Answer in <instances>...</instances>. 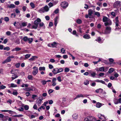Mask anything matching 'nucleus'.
I'll return each mask as SVG.
<instances>
[{"mask_svg":"<svg viewBox=\"0 0 121 121\" xmlns=\"http://www.w3.org/2000/svg\"><path fill=\"white\" fill-rule=\"evenodd\" d=\"M72 117L73 119H76L78 117V116L77 114H74L73 115Z\"/></svg>","mask_w":121,"mask_h":121,"instance_id":"27","label":"nucleus"},{"mask_svg":"<svg viewBox=\"0 0 121 121\" xmlns=\"http://www.w3.org/2000/svg\"><path fill=\"white\" fill-rule=\"evenodd\" d=\"M9 62L7 59V58L4 61H3L2 62V64H5L6 63L8 62Z\"/></svg>","mask_w":121,"mask_h":121,"instance_id":"55","label":"nucleus"},{"mask_svg":"<svg viewBox=\"0 0 121 121\" xmlns=\"http://www.w3.org/2000/svg\"><path fill=\"white\" fill-rule=\"evenodd\" d=\"M30 5L32 9L35 8V6L34 4L32 2L30 4Z\"/></svg>","mask_w":121,"mask_h":121,"instance_id":"42","label":"nucleus"},{"mask_svg":"<svg viewBox=\"0 0 121 121\" xmlns=\"http://www.w3.org/2000/svg\"><path fill=\"white\" fill-rule=\"evenodd\" d=\"M95 40L100 43H103V41L101 39L100 37H99L97 38Z\"/></svg>","mask_w":121,"mask_h":121,"instance_id":"19","label":"nucleus"},{"mask_svg":"<svg viewBox=\"0 0 121 121\" xmlns=\"http://www.w3.org/2000/svg\"><path fill=\"white\" fill-rule=\"evenodd\" d=\"M10 86L11 87H17V85L14 83H11L10 84Z\"/></svg>","mask_w":121,"mask_h":121,"instance_id":"38","label":"nucleus"},{"mask_svg":"<svg viewBox=\"0 0 121 121\" xmlns=\"http://www.w3.org/2000/svg\"><path fill=\"white\" fill-rule=\"evenodd\" d=\"M58 73H59L63 71V69L62 68H60L59 69H58Z\"/></svg>","mask_w":121,"mask_h":121,"instance_id":"52","label":"nucleus"},{"mask_svg":"<svg viewBox=\"0 0 121 121\" xmlns=\"http://www.w3.org/2000/svg\"><path fill=\"white\" fill-rule=\"evenodd\" d=\"M48 5L49 6V7H48L49 8V9L53 6V4L51 2H50L49 3Z\"/></svg>","mask_w":121,"mask_h":121,"instance_id":"37","label":"nucleus"},{"mask_svg":"<svg viewBox=\"0 0 121 121\" xmlns=\"http://www.w3.org/2000/svg\"><path fill=\"white\" fill-rule=\"evenodd\" d=\"M83 37L86 39H89L91 38L90 35L88 34L85 35L83 36Z\"/></svg>","mask_w":121,"mask_h":121,"instance_id":"17","label":"nucleus"},{"mask_svg":"<svg viewBox=\"0 0 121 121\" xmlns=\"http://www.w3.org/2000/svg\"><path fill=\"white\" fill-rule=\"evenodd\" d=\"M6 88V86L3 85H2L0 86V89H3Z\"/></svg>","mask_w":121,"mask_h":121,"instance_id":"64","label":"nucleus"},{"mask_svg":"<svg viewBox=\"0 0 121 121\" xmlns=\"http://www.w3.org/2000/svg\"><path fill=\"white\" fill-rule=\"evenodd\" d=\"M94 15L98 17L100 16V13L98 12H95L94 13Z\"/></svg>","mask_w":121,"mask_h":121,"instance_id":"29","label":"nucleus"},{"mask_svg":"<svg viewBox=\"0 0 121 121\" xmlns=\"http://www.w3.org/2000/svg\"><path fill=\"white\" fill-rule=\"evenodd\" d=\"M14 116V117H22L23 116V115L22 114L16 115Z\"/></svg>","mask_w":121,"mask_h":121,"instance_id":"60","label":"nucleus"},{"mask_svg":"<svg viewBox=\"0 0 121 121\" xmlns=\"http://www.w3.org/2000/svg\"><path fill=\"white\" fill-rule=\"evenodd\" d=\"M27 78L29 80H32V76L31 75H29L27 77Z\"/></svg>","mask_w":121,"mask_h":121,"instance_id":"45","label":"nucleus"},{"mask_svg":"<svg viewBox=\"0 0 121 121\" xmlns=\"http://www.w3.org/2000/svg\"><path fill=\"white\" fill-rule=\"evenodd\" d=\"M28 38L27 37L25 36L23 37V39L24 41L26 42L28 41Z\"/></svg>","mask_w":121,"mask_h":121,"instance_id":"39","label":"nucleus"},{"mask_svg":"<svg viewBox=\"0 0 121 121\" xmlns=\"http://www.w3.org/2000/svg\"><path fill=\"white\" fill-rule=\"evenodd\" d=\"M7 102L9 103L10 104H11L13 102L10 99L8 100Z\"/></svg>","mask_w":121,"mask_h":121,"instance_id":"62","label":"nucleus"},{"mask_svg":"<svg viewBox=\"0 0 121 121\" xmlns=\"http://www.w3.org/2000/svg\"><path fill=\"white\" fill-rule=\"evenodd\" d=\"M17 109L20 111H22L24 110V109L22 107H20L19 108H17Z\"/></svg>","mask_w":121,"mask_h":121,"instance_id":"49","label":"nucleus"},{"mask_svg":"<svg viewBox=\"0 0 121 121\" xmlns=\"http://www.w3.org/2000/svg\"><path fill=\"white\" fill-rule=\"evenodd\" d=\"M102 105V104L99 102H97L96 103V106L97 108H100Z\"/></svg>","mask_w":121,"mask_h":121,"instance_id":"21","label":"nucleus"},{"mask_svg":"<svg viewBox=\"0 0 121 121\" xmlns=\"http://www.w3.org/2000/svg\"><path fill=\"white\" fill-rule=\"evenodd\" d=\"M28 84H23L21 85V87H27L28 86Z\"/></svg>","mask_w":121,"mask_h":121,"instance_id":"32","label":"nucleus"},{"mask_svg":"<svg viewBox=\"0 0 121 121\" xmlns=\"http://www.w3.org/2000/svg\"><path fill=\"white\" fill-rule=\"evenodd\" d=\"M25 109L26 110H27L29 109V107L28 105H26L24 107Z\"/></svg>","mask_w":121,"mask_h":121,"instance_id":"56","label":"nucleus"},{"mask_svg":"<svg viewBox=\"0 0 121 121\" xmlns=\"http://www.w3.org/2000/svg\"><path fill=\"white\" fill-rule=\"evenodd\" d=\"M114 70V69L113 68H111L109 70L108 72L110 73H112Z\"/></svg>","mask_w":121,"mask_h":121,"instance_id":"40","label":"nucleus"},{"mask_svg":"<svg viewBox=\"0 0 121 121\" xmlns=\"http://www.w3.org/2000/svg\"><path fill=\"white\" fill-rule=\"evenodd\" d=\"M41 20L39 18H37V19L35 20L34 22V24L35 25H38L39 22H41Z\"/></svg>","mask_w":121,"mask_h":121,"instance_id":"12","label":"nucleus"},{"mask_svg":"<svg viewBox=\"0 0 121 121\" xmlns=\"http://www.w3.org/2000/svg\"><path fill=\"white\" fill-rule=\"evenodd\" d=\"M95 91L96 93H101L103 92V90L101 88H99L98 89L96 90Z\"/></svg>","mask_w":121,"mask_h":121,"instance_id":"16","label":"nucleus"},{"mask_svg":"<svg viewBox=\"0 0 121 121\" xmlns=\"http://www.w3.org/2000/svg\"><path fill=\"white\" fill-rule=\"evenodd\" d=\"M28 41L29 43H31L33 41V39L32 38H28Z\"/></svg>","mask_w":121,"mask_h":121,"instance_id":"34","label":"nucleus"},{"mask_svg":"<svg viewBox=\"0 0 121 121\" xmlns=\"http://www.w3.org/2000/svg\"><path fill=\"white\" fill-rule=\"evenodd\" d=\"M43 100V97H41V99H37L36 101V103L39 106L41 105V102Z\"/></svg>","mask_w":121,"mask_h":121,"instance_id":"9","label":"nucleus"},{"mask_svg":"<svg viewBox=\"0 0 121 121\" xmlns=\"http://www.w3.org/2000/svg\"><path fill=\"white\" fill-rule=\"evenodd\" d=\"M12 78L13 80L15 78H17L18 77L15 74H14L12 75Z\"/></svg>","mask_w":121,"mask_h":121,"instance_id":"31","label":"nucleus"},{"mask_svg":"<svg viewBox=\"0 0 121 121\" xmlns=\"http://www.w3.org/2000/svg\"><path fill=\"white\" fill-rule=\"evenodd\" d=\"M84 84L85 85H87L89 83V81L87 80H86L84 82Z\"/></svg>","mask_w":121,"mask_h":121,"instance_id":"44","label":"nucleus"},{"mask_svg":"<svg viewBox=\"0 0 121 121\" xmlns=\"http://www.w3.org/2000/svg\"><path fill=\"white\" fill-rule=\"evenodd\" d=\"M56 78H53L52 81V86H54L56 85Z\"/></svg>","mask_w":121,"mask_h":121,"instance_id":"13","label":"nucleus"},{"mask_svg":"<svg viewBox=\"0 0 121 121\" xmlns=\"http://www.w3.org/2000/svg\"><path fill=\"white\" fill-rule=\"evenodd\" d=\"M88 15L90 16H91L93 13V11L92 9H90L88 11Z\"/></svg>","mask_w":121,"mask_h":121,"instance_id":"25","label":"nucleus"},{"mask_svg":"<svg viewBox=\"0 0 121 121\" xmlns=\"http://www.w3.org/2000/svg\"><path fill=\"white\" fill-rule=\"evenodd\" d=\"M45 67H40L39 68V70L40 71H45Z\"/></svg>","mask_w":121,"mask_h":121,"instance_id":"26","label":"nucleus"},{"mask_svg":"<svg viewBox=\"0 0 121 121\" xmlns=\"http://www.w3.org/2000/svg\"><path fill=\"white\" fill-rule=\"evenodd\" d=\"M111 30V28L110 27H107L106 28L104 33L105 34H109Z\"/></svg>","mask_w":121,"mask_h":121,"instance_id":"8","label":"nucleus"},{"mask_svg":"<svg viewBox=\"0 0 121 121\" xmlns=\"http://www.w3.org/2000/svg\"><path fill=\"white\" fill-rule=\"evenodd\" d=\"M20 63H18L15 65V66L17 68H18L20 65Z\"/></svg>","mask_w":121,"mask_h":121,"instance_id":"57","label":"nucleus"},{"mask_svg":"<svg viewBox=\"0 0 121 121\" xmlns=\"http://www.w3.org/2000/svg\"><path fill=\"white\" fill-rule=\"evenodd\" d=\"M58 18L59 17H58L57 16L54 19V24L55 26H56L57 25V24L58 22L57 21Z\"/></svg>","mask_w":121,"mask_h":121,"instance_id":"18","label":"nucleus"},{"mask_svg":"<svg viewBox=\"0 0 121 121\" xmlns=\"http://www.w3.org/2000/svg\"><path fill=\"white\" fill-rule=\"evenodd\" d=\"M10 48L8 47H6L4 48V50H7V51H9L10 50Z\"/></svg>","mask_w":121,"mask_h":121,"instance_id":"53","label":"nucleus"},{"mask_svg":"<svg viewBox=\"0 0 121 121\" xmlns=\"http://www.w3.org/2000/svg\"><path fill=\"white\" fill-rule=\"evenodd\" d=\"M99 69L100 71L103 72L104 71V67H102L99 68Z\"/></svg>","mask_w":121,"mask_h":121,"instance_id":"28","label":"nucleus"},{"mask_svg":"<svg viewBox=\"0 0 121 121\" xmlns=\"http://www.w3.org/2000/svg\"><path fill=\"white\" fill-rule=\"evenodd\" d=\"M31 55L30 54H28L26 55L25 56V57L26 59L29 58L31 56Z\"/></svg>","mask_w":121,"mask_h":121,"instance_id":"36","label":"nucleus"},{"mask_svg":"<svg viewBox=\"0 0 121 121\" xmlns=\"http://www.w3.org/2000/svg\"><path fill=\"white\" fill-rule=\"evenodd\" d=\"M113 102L115 104H117L119 103L121 104V98H120L118 99L116 98H114Z\"/></svg>","mask_w":121,"mask_h":121,"instance_id":"6","label":"nucleus"},{"mask_svg":"<svg viewBox=\"0 0 121 121\" xmlns=\"http://www.w3.org/2000/svg\"><path fill=\"white\" fill-rule=\"evenodd\" d=\"M38 26V25H35L32 26V28L36 29L37 28Z\"/></svg>","mask_w":121,"mask_h":121,"instance_id":"48","label":"nucleus"},{"mask_svg":"<svg viewBox=\"0 0 121 121\" xmlns=\"http://www.w3.org/2000/svg\"><path fill=\"white\" fill-rule=\"evenodd\" d=\"M14 58V56L13 55L9 56L7 58L9 62H10L11 60V58Z\"/></svg>","mask_w":121,"mask_h":121,"instance_id":"20","label":"nucleus"},{"mask_svg":"<svg viewBox=\"0 0 121 121\" xmlns=\"http://www.w3.org/2000/svg\"><path fill=\"white\" fill-rule=\"evenodd\" d=\"M89 73L91 74V76L93 78L95 77L96 74V73L95 72H92L91 70H90L89 71Z\"/></svg>","mask_w":121,"mask_h":121,"instance_id":"14","label":"nucleus"},{"mask_svg":"<svg viewBox=\"0 0 121 121\" xmlns=\"http://www.w3.org/2000/svg\"><path fill=\"white\" fill-rule=\"evenodd\" d=\"M38 57L36 56H33L32 57L29 59V60L30 61H32L36 59H37Z\"/></svg>","mask_w":121,"mask_h":121,"instance_id":"22","label":"nucleus"},{"mask_svg":"<svg viewBox=\"0 0 121 121\" xmlns=\"http://www.w3.org/2000/svg\"><path fill=\"white\" fill-rule=\"evenodd\" d=\"M41 83L43 85H45L47 83L46 81L45 80L42 81H41Z\"/></svg>","mask_w":121,"mask_h":121,"instance_id":"54","label":"nucleus"},{"mask_svg":"<svg viewBox=\"0 0 121 121\" xmlns=\"http://www.w3.org/2000/svg\"><path fill=\"white\" fill-rule=\"evenodd\" d=\"M66 101V98L65 97H63L62 98V102L63 103L65 102Z\"/></svg>","mask_w":121,"mask_h":121,"instance_id":"58","label":"nucleus"},{"mask_svg":"<svg viewBox=\"0 0 121 121\" xmlns=\"http://www.w3.org/2000/svg\"><path fill=\"white\" fill-rule=\"evenodd\" d=\"M95 120V118L93 117H88L85 118L84 121H94Z\"/></svg>","mask_w":121,"mask_h":121,"instance_id":"4","label":"nucleus"},{"mask_svg":"<svg viewBox=\"0 0 121 121\" xmlns=\"http://www.w3.org/2000/svg\"><path fill=\"white\" fill-rule=\"evenodd\" d=\"M12 94L14 95H17L18 94V93L16 90H15L14 91Z\"/></svg>","mask_w":121,"mask_h":121,"instance_id":"35","label":"nucleus"},{"mask_svg":"<svg viewBox=\"0 0 121 121\" xmlns=\"http://www.w3.org/2000/svg\"><path fill=\"white\" fill-rule=\"evenodd\" d=\"M103 22H105L104 24L105 26L110 25L112 24L111 21L107 17H104L103 18Z\"/></svg>","mask_w":121,"mask_h":121,"instance_id":"1","label":"nucleus"},{"mask_svg":"<svg viewBox=\"0 0 121 121\" xmlns=\"http://www.w3.org/2000/svg\"><path fill=\"white\" fill-rule=\"evenodd\" d=\"M33 89L30 87H27L26 88V91H32Z\"/></svg>","mask_w":121,"mask_h":121,"instance_id":"51","label":"nucleus"},{"mask_svg":"<svg viewBox=\"0 0 121 121\" xmlns=\"http://www.w3.org/2000/svg\"><path fill=\"white\" fill-rule=\"evenodd\" d=\"M33 69H34V70L32 72V73L33 75L35 76L38 73V68L36 66H34Z\"/></svg>","mask_w":121,"mask_h":121,"instance_id":"5","label":"nucleus"},{"mask_svg":"<svg viewBox=\"0 0 121 121\" xmlns=\"http://www.w3.org/2000/svg\"><path fill=\"white\" fill-rule=\"evenodd\" d=\"M76 22L78 24H80L82 23V21L80 19H78L76 20Z\"/></svg>","mask_w":121,"mask_h":121,"instance_id":"30","label":"nucleus"},{"mask_svg":"<svg viewBox=\"0 0 121 121\" xmlns=\"http://www.w3.org/2000/svg\"><path fill=\"white\" fill-rule=\"evenodd\" d=\"M52 72L54 74H55L58 73V68H56L53 69Z\"/></svg>","mask_w":121,"mask_h":121,"instance_id":"15","label":"nucleus"},{"mask_svg":"<svg viewBox=\"0 0 121 121\" xmlns=\"http://www.w3.org/2000/svg\"><path fill=\"white\" fill-rule=\"evenodd\" d=\"M119 30L120 31H121V27H116L115 29V30Z\"/></svg>","mask_w":121,"mask_h":121,"instance_id":"59","label":"nucleus"},{"mask_svg":"<svg viewBox=\"0 0 121 121\" xmlns=\"http://www.w3.org/2000/svg\"><path fill=\"white\" fill-rule=\"evenodd\" d=\"M101 61V60L100 58H99L97 61H93V63L94 64V65H95L97 64L98 62H99L100 61Z\"/></svg>","mask_w":121,"mask_h":121,"instance_id":"41","label":"nucleus"},{"mask_svg":"<svg viewBox=\"0 0 121 121\" xmlns=\"http://www.w3.org/2000/svg\"><path fill=\"white\" fill-rule=\"evenodd\" d=\"M54 91V90L52 89H50L48 90V93L50 95V94L52 93Z\"/></svg>","mask_w":121,"mask_h":121,"instance_id":"43","label":"nucleus"},{"mask_svg":"<svg viewBox=\"0 0 121 121\" xmlns=\"http://www.w3.org/2000/svg\"><path fill=\"white\" fill-rule=\"evenodd\" d=\"M121 5V2L120 1H116L113 4V6L114 7L117 8H119Z\"/></svg>","mask_w":121,"mask_h":121,"instance_id":"3","label":"nucleus"},{"mask_svg":"<svg viewBox=\"0 0 121 121\" xmlns=\"http://www.w3.org/2000/svg\"><path fill=\"white\" fill-rule=\"evenodd\" d=\"M70 70V69L69 68H65V72H68Z\"/></svg>","mask_w":121,"mask_h":121,"instance_id":"50","label":"nucleus"},{"mask_svg":"<svg viewBox=\"0 0 121 121\" xmlns=\"http://www.w3.org/2000/svg\"><path fill=\"white\" fill-rule=\"evenodd\" d=\"M49 10V8L47 5H46L44 7L41 8L38 10V12L41 13L48 12Z\"/></svg>","mask_w":121,"mask_h":121,"instance_id":"2","label":"nucleus"},{"mask_svg":"<svg viewBox=\"0 0 121 121\" xmlns=\"http://www.w3.org/2000/svg\"><path fill=\"white\" fill-rule=\"evenodd\" d=\"M104 74V73H100L99 74V76L100 77H103Z\"/></svg>","mask_w":121,"mask_h":121,"instance_id":"61","label":"nucleus"},{"mask_svg":"<svg viewBox=\"0 0 121 121\" xmlns=\"http://www.w3.org/2000/svg\"><path fill=\"white\" fill-rule=\"evenodd\" d=\"M98 117L99 118L101 119H104L102 120V121H105L106 118L104 115L101 114H100L98 115Z\"/></svg>","mask_w":121,"mask_h":121,"instance_id":"11","label":"nucleus"},{"mask_svg":"<svg viewBox=\"0 0 121 121\" xmlns=\"http://www.w3.org/2000/svg\"><path fill=\"white\" fill-rule=\"evenodd\" d=\"M1 111L2 112H9L10 113H11L13 111L11 110H1Z\"/></svg>","mask_w":121,"mask_h":121,"instance_id":"33","label":"nucleus"},{"mask_svg":"<svg viewBox=\"0 0 121 121\" xmlns=\"http://www.w3.org/2000/svg\"><path fill=\"white\" fill-rule=\"evenodd\" d=\"M68 3L65 1L62 2L60 4L61 6L64 9L66 8L68 6Z\"/></svg>","mask_w":121,"mask_h":121,"instance_id":"7","label":"nucleus"},{"mask_svg":"<svg viewBox=\"0 0 121 121\" xmlns=\"http://www.w3.org/2000/svg\"><path fill=\"white\" fill-rule=\"evenodd\" d=\"M78 98L82 97L84 98L85 97H87L90 95H89L83 94H79L77 95Z\"/></svg>","mask_w":121,"mask_h":121,"instance_id":"10","label":"nucleus"},{"mask_svg":"<svg viewBox=\"0 0 121 121\" xmlns=\"http://www.w3.org/2000/svg\"><path fill=\"white\" fill-rule=\"evenodd\" d=\"M8 7L10 8H13L15 7L14 5L13 4H11L9 5H8Z\"/></svg>","mask_w":121,"mask_h":121,"instance_id":"23","label":"nucleus"},{"mask_svg":"<svg viewBox=\"0 0 121 121\" xmlns=\"http://www.w3.org/2000/svg\"><path fill=\"white\" fill-rule=\"evenodd\" d=\"M57 44L55 42H54L53 43L51 44V45L52 47H55V45Z\"/></svg>","mask_w":121,"mask_h":121,"instance_id":"46","label":"nucleus"},{"mask_svg":"<svg viewBox=\"0 0 121 121\" xmlns=\"http://www.w3.org/2000/svg\"><path fill=\"white\" fill-rule=\"evenodd\" d=\"M65 50L63 48H62L61 49L60 51L62 52V53L63 54H65Z\"/></svg>","mask_w":121,"mask_h":121,"instance_id":"47","label":"nucleus"},{"mask_svg":"<svg viewBox=\"0 0 121 121\" xmlns=\"http://www.w3.org/2000/svg\"><path fill=\"white\" fill-rule=\"evenodd\" d=\"M27 22H23L22 23L21 26L22 27H24L26 26L27 24Z\"/></svg>","mask_w":121,"mask_h":121,"instance_id":"24","label":"nucleus"},{"mask_svg":"<svg viewBox=\"0 0 121 121\" xmlns=\"http://www.w3.org/2000/svg\"><path fill=\"white\" fill-rule=\"evenodd\" d=\"M4 20L6 22H8L9 20V18L8 17H6L4 18Z\"/></svg>","mask_w":121,"mask_h":121,"instance_id":"63","label":"nucleus"}]
</instances>
